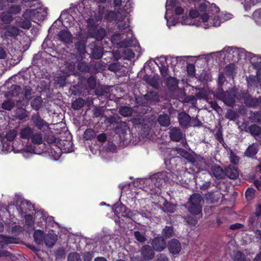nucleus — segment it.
I'll use <instances>...</instances> for the list:
<instances>
[{"label":"nucleus","instance_id":"f257e3e1","mask_svg":"<svg viewBox=\"0 0 261 261\" xmlns=\"http://www.w3.org/2000/svg\"><path fill=\"white\" fill-rule=\"evenodd\" d=\"M194 6L196 9L190 10L189 16L178 15L183 13L182 6L176 0H167L166 4V12L165 18L167 25L170 29L178 23L185 25H195L207 29L212 27H219L221 22L230 19V14L224 15L220 13L219 8L214 4H210L205 0H194Z\"/></svg>","mask_w":261,"mask_h":261},{"label":"nucleus","instance_id":"f03ea898","mask_svg":"<svg viewBox=\"0 0 261 261\" xmlns=\"http://www.w3.org/2000/svg\"><path fill=\"white\" fill-rule=\"evenodd\" d=\"M122 2H126L125 6L123 9H120L117 13L110 11L106 16V19L108 21L115 20L119 30H124L127 33V36L130 39L124 38L123 35L120 37L118 33H115L112 37V41L114 44H117L120 47H128L135 45L137 41L135 39L132 38L133 34L129 28V21L128 15L132 11L131 3L130 0H114L115 6H120Z\"/></svg>","mask_w":261,"mask_h":261},{"label":"nucleus","instance_id":"7ed1b4c3","mask_svg":"<svg viewBox=\"0 0 261 261\" xmlns=\"http://www.w3.org/2000/svg\"><path fill=\"white\" fill-rule=\"evenodd\" d=\"M88 2L87 1H84L83 2L80 3L76 8V10L75 11V14H76V11L79 13V15L75 16L74 17L72 15L68 14L66 12H62L60 15V19L62 21L63 24L66 28L69 27L73 24V21H81L82 20L81 17L84 18L89 25L93 28L96 24V22L94 21L93 18L88 17L89 13H91V16L92 14L91 13L90 8L87 7Z\"/></svg>","mask_w":261,"mask_h":261},{"label":"nucleus","instance_id":"20e7f679","mask_svg":"<svg viewBox=\"0 0 261 261\" xmlns=\"http://www.w3.org/2000/svg\"><path fill=\"white\" fill-rule=\"evenodd\" d=\"M47 15L45 8L40 6L36 9L27 10L23 13L22 17L24 19H29L34 22L43 20Z\"/></svg>","mask_w":261,"mask_h":261},{"label":"nucleus","instance_id":"39448f33","mask_svg":"<svg viewBox=\"0 0 261 261\" xmlns=\"http://www.w3.org/2000/svg\"><path fill=\"white\" fill-rule=\"evenodd\" d=\"M203 199L202 196L198 193L193 194L189 200L188 211L191 214L197 215L201 213Z\"/></svg>","mask_w":261,"mask_h":261},{"label":"nucleus","instance_id":"423d86ee","mask_svg":"<svg viewBox=\"0 0 261 261\" xmlns=\"http://www.w3.org/2000/svg\"><path fill=\"white\" fill-rule=\"evenodd\" d=\"M234 93L235 91L234 90L225 92L220 89L217 90L215 95L227 105L231 106L234 102Z\"/></svg>","mask_w":261,"mask_h":261},{"label":"nucleus","instance_id":"0eeeda50","mask_svg":"<svg viewBox=\"0 0 261 261\" xmlns=\"http://www.w3.org/2000/svg\"><path fill=\"white\" fill-rule=\"evenodd\" d=\"M155 177H150L145 179H140L139 182L141 185H143L141 188L145 189L146 192H150L151 193H156L159 192L153 186L152 181H155Z\"/></svg>","mask_w":261,"mask_h":261},{"label":"nucleus","instance_id":"6e6552de","mask_svg":"<svg viewBox=\"0 0 261 261\" xmlns=\"http://www.w3.org/2000/svg\"><path fill=\"white\" fill-rule=\"evenodd\" d=\"M31 119L34 124L39 130L43 131V130L47 129L49 127L48 124L37 114L33 115Z\"/></svg>","mask_w":261,"mask_h":261},{"label":"nucleus","instance_id":"1a4fd4ad","mask_svg":"<svg viewBox=\"0 0 261 261\" xmlns=\"http://www.w3.org/2000/svg\"><path fill=\"white\" fill-rule=\"evenodd\" d=\"M152 245L154 250L158 251H162L166 246V244L165 240L161 237L155 238L152 242Z\"/></svg>","mask_w":261,"mask_h":261},{"label":"nucleus","instance_id":"9d476101","mask_svg":"<svg viewBox=\"0 0 261 261\" xmlns=\"http://www.w3.org/2000/svg\"><path fill=\"white\" fill-rule=\"evenodd\" d=\"M168 249L171 253L173 254H178L181 250L180 242L177 240H172L169 243Z\"/></svg>","mask_w":261,"mask_h":261},{"label":"nucleus","instance_id":"9b49d317","mask_svg":"<svg viewBox=\"0 0 261 261\" xmlns=\"http://www.w3.org/2000/svg\"><path fill=\"white\" fill-rule=\"evenodd\" d=\"M165 172H161L159 173L158 174L153 175L152 177L155 178V181H152L154 187L157 190L160 189V188L162 186L163 184L165 182V180L164 179L165 176H166Z\"/></svg>","mask_w":261,"mask_h":261},{"label":"nucleus","instance_id":"f8f14e48","mask_svg":"<svg viewBox=\"0 0 261 261\" xmlns=\"http://www.w3.org/2000/svg\"><path fill=\"white\" fill-rule=\"evenodd\" d=\"M113 212L117 215H121L122 216L129 217L130 215L127 213V208L122 204H116L113 207Z\"/></svg>","mask_w":261,"mask_h":261},{"label":"nucleus","instance_id":"ddd939ff","mask_svg":"<svg viewBox=\"0 0 261 261\" xmlns=\"http://www.w3.org/2000/svg\"><path fill=\"white\" fill-rule=\"evenodd\" d=\"M141 253L146 260L152 259L154 255L153 250L148 245L144 246L141 249Z\"/></svg>","mask_w":261,"mask_h":261},{"label":"nucleus","instance_id":"4468645a","mask_svg":"<svg viewBox=\"0 0 261 261\" xmlns=\"http://www.w3.org/2000/svg\"><path fill=\"white\" fill-rule=\"evenodd\" d=\"M31 142L36 145H40L44 141L43 134L38 131L34 130L31 138Z\"/></svg>","mask_w":261,"mask_h":261},{"label":"nucleus","instance_id":"2eb2a0df","mask_svg":"<svg viewBox=\"0 0 261 261\" xmlns=\"http://www.w3.org/2000/svg\"><path fill=\"white\" fill-rule=\"evenodd\" d=\"M178 121L182 126L187 127L189 125L191 117L185 112H181L178 114Z\"/></svg>","mask_w":261,"mask_h":261},{"label":"nucleus","instance_id":"dca6fc26","mask_svg":"<svg viewBox=\"0 0 261 261\" xmlns=\"http://www.w3.org/2000/svg\"><path fill=\"white\" fill-rule=\"evenodd\" d=\"M57 240V235L54 233H49L45 236L44 241L46 246L51 247L55 245Z\"/></svg>","mask_w":261,"mask_h":261},{"label":"nucleus","instance_id":"f3484780","mask_svg":"<svg viewBox=\"0 0 261 261\" xmlns=\"http://www.w3.org/2000/svg\"><path fill=\"white\" fill-rule=\"evenodd\" d=\"M60 39L66 43H69L72 42V37L71 34L66 30H62L58 34Z\"/></svg>","mask_w":261,"mask_h":261},{"label":"nucleus","instance_id":"a211bd4d","mask_svg":"<svg viewBox=\"0 0 261 261\" xmlns=\"http://www.w3.org/2000/svg\"><path fill=\"white\" fill-rule=\"evenodd\" d=\"M225 175H226L229 178L235 179L239 176V172L237 169L233 166H229L225 170Z\"/></svg>","mask_w":261,"mask_h":261},{"label":"nucleus","instance_id":"6ab92c4d","mask_svg":"<svg viewBox=\"0 0 261 261\" xmlns=\"http://www.w3.org/2000/svg\"><path fill=\"white\" fill-rule=\"evenodd\" d=\"M34 130L30 126H27L22 128L20 132V136L21 138L31 139Z\"/></svg>","mask_w":261,"mask_h":261},{"label":"nucleus","instance_id":"aec40b11","mask_svg":"<svg viewBox=\"0 0 261 261\" xmlns=\"http://www.w3.org/2000/svg\"><path fill=\"white\" fill-rule=\"evenodd\" d=\"M16 240L14 238L7 237L0 234V248H4L9 244L15 243Z\"/></svg>","mask_w":261,"mask_h":261},{"label":"nucleus","instance_id":"412c9836","mask_svg":"<svg viewBox=\"0 0 261 261\" xmlns=\"http://www.w3.org/2000/svg\"><path fill=\"white\" fill-rule=\"evenodd\" d=\"M170 137L171 140L178 142L182 138V134L179 129L175 127L170 130Z\"/></svg>","mask_w":261,"mask_h":261},{"label":"nucleus","instance_id":"4be33fe9","mask_svg":"<svg viewBox=\"0 0 261 261\" xmlns=\"http://www.w3.org/2000/svg\"><path fill=\"white\" fill-rule=\"evenodd\" d=\"M233 56L237 55L239 59H246L247 58H252L251 56L253 55L252 54L246 52L244 49H236L234 51H233Z\"/></svg>","mask_w":261,"mask_h":261},{"label":"nucleus","instance_id":"5701e85b","mask_svg":"<svg viewBox=\"0 0 261 261\" xmlns=\"http://www.w3.org/2000/svg\"><path fill=\"white\" fill-rule=\"evenodd\" d=\"M213 175L217 179L223 178L225 176V172L219 166H214L212 169Z\"/></svg>","mask_w":261,"mask_h":261},{"label":"nucleus","instance_id":"b1692460","mask_svg":"<svg viewBox=\"0 0 261 261\" xmlns=\"http://www.w3.org/2000/svg\"><path fill=\"white\" fill-rule=\"evenodd\" d=\"M45 236L42 231L40 230H37L35 231L34 234V238L35 242L38 244H42L44 240Z\"/></svg>","mask_w":261,"mask_h":261},{"label":"nucleus","instance_id":"393cba45","mask_svg":"<svg viewBox=\"0 0 261 261\" xmlns=\"http://www.w3.org/2000/svg\"><path fill=\"white\" fill-rule=\"evenodd\" d=\"M158 122L163 126H168L170 124V121L168 115L161 114L158 118Z\"/></svg>","mask_w":261,"mask_h":261},{"label":"nucleus","instance_id":"a878e982","mask_svg":"<svg viewBox=\"0 0 261 261\" xmlns=\"http://www.w3.org/2000/svg\"><path fill=\"white\" fill-rule=\"evenodd\" d=\"M16 116L20 120H23L29 116V113L23 108H18L16 111Z\"/></svg>","mask_w":261,"mask_h":261},{"label":"nucleus","instance_id":"bb28decb","mask_svg":"<svg viewBox=\"0 0 261 261\" xmlns=\"http://www.w3.org/2000/svg\"><path fill=\"white\" fill-rule=\"evenodd\" d=\"M6 33H8L11 36H17L19 35V30L16 27L13 25H8L6 28Z\"/></svg>","mask_w":261,"mask_h":261},{"label":"nucleus","instance_id":"cd10ccee","mask_svg":"<svg viewBox=\"0 0 261 261\" xmlns=\"http://www.w3.org/2000/svg\"><path fill=\"white\" fill-rule=\"evenodd\" d=\"M62 150L61 148H57L56 149H52L50 152V158L55 161L59 159L61 155Z\"/></svg>","mask_w":261,"mask_h":261},{"label":"nucleus","instance_id":"c85d7f7f","mask_svg":"<svg viewBox=\"0 0 261 261\" xmlns=\"http://www.w3.org/2000/svg\"><path fill=\"white\" fill-rule=\"evenodd\" d=\"M19 27L23 29H29L31 27V20L29 19H21L17 22Z\"/></svg>","mask_w":261,"mask_h":261},{"label":"nucleus","instance_id":"c756f323","mask_svg":"<svg viewBox=\"0 0 261 261\" xmlns=\"http://www.w3.org/2000/svg\"><path fill=\"white\" fill-rule=\"evenodd\" d=\"M257 153V145L252 144L248 147L245 152V154L247 156L251 157L254 156Z\"/></svg>","mask_w":261,"mask_h":261},{"label":"nucleus","instance_id":"7c9ffc66","mask_svg":"<svg viewBox=\"0 0 261 261\" xmlns=\"http://www.w3.org/2000/svg\"><path fill=\"white\" fill-rule=\"evenodd\" d=\"M250 133L254 136L261 134V128L256 124H253L249 127Z\"/></svg>","mask_w":261,"mask_h":261},{"label":"nucleus","instance_id":"2f4dec72","mask_svg":"<svg viewBox=\"0 0 261 261\" xmlns=\"http://www.w3.org/2000/svg\"><path fill=\"white\" fill-rule=\"evenodd\" d=\"M106 35L105 30L103 29L97 30V33H92V37H95L97 40H101Z\"/></svg>","mask_w":261,"mask_h":261},{"label":"nucleus","instance_id":"473e14b6","mask_svg":"<svg viewBox=\"0 0 261 261\" xmlns=\"http://www.w3.org/2000/svg\"><path fill=\"white\" fill-rule=\"evenodd\" d=\"M132 109L128 107H122L119 109L120 114L124 117L130 116L132 114Z\"/></svg>","mask_w":261,"mask_h":261},{"label":"nucleus","instance_id":"72a5a7b5","mask_svg":"<svg viewBox=\"0 0 261 261\" xmlns=\"http://www.w3.org/2000/svg\"><path fill=\"white\" fill-rule=\"evenodd\" d=\"M155 62V64L159 67L163 66V65H167L168 64V57L165 56H161L160 57L156 58Z\"/></svg>","mask_w":261,"mask_h":261},{"label":"nucleus","instance_id":"f704fd0d","mask_svg":"<svg viewBox=\"0 0 261 261\" xmlns=\"http://www.w3.org/2000/svg\"><path fill=\"white\" fill-rule=\"evenodd\" d=\"M84 102L82 98L77 99L73 102L72 107L74 110H79L84 106Z\"/></svg>","mask_w":261,"mask_h":261},{"label":"nucleus","instance_id":"c9c22d12","mask_svg":"<svg viewBox=\"0 0 261 261\" xmlns=\"http://www.w3.org/2000/svg\"><path fill=\"white\" fill-rule=\"evenodd\" d=\"M134 237L137 241L141 243H144L146 240L144 233L138 231H135L134 232Z\"/></svg>","mask_w":261,"mask_h":261},{"label":"nucleus","instance_id":"e433bc0d","mask_svg":"<svg viewBox=\"0 0 261 261\" xmlns=\"http://www.w3.org/2000/svg\"><path fill=\"white\" fill-rule=\"evenodd\" d=\"M42 100L40 97H38L33 99L31 102V106L35 110H38L42 105Z\"/></svg>","mask_w":261,"mask_h":261},{"label":"nucleus","instance_id":"4c0bfd02","mask_svg":"<svg viewBox=\"0 0 261 261\" xmlns=\"http://www.w3.org/2000/svg\"><path fill=\"white\" fill-rule=\"evenodd\" d=\"M95 132L92 129H87L85 130L84 137L86 140H90L92 138H94L95 136Z\"/></svg>","mask_w":261,"mask_h":261},{"label":"nucleus","instance_id":"58836bf2","mask_svg":"<svg viewBox=\"0 0 261 261\" xmlns=\"http://www.w3.org/2000/svg\"><path fill=\"white\" fill-rule=\"evenodd\" d=\"M102 49L101 47H95L92 51V56L96 59H100L102 56Z\"/></svg>","mask_w":261,"mask_h":261},{"label":"nucleus","instance_id":"ea45409f","mask_svg":"<svg viewBox=\"0 0 261 261\" xmlns=\"http://www.w3.org/2000/svg\"><path fill=\"white\" fill-rule=\"evenodd\" d=\"M2 20L5 23H9L13 20L12 16L9 12H4L1 16Z\"/></svg>","mask_w":261,"mask_h":261},{"label":"nucleus","instance_id":"a19ab883","mask_svg":"<svg viewBox=\"0 0 261 261\" xmlns=\"http://www.w3.org/2000/svg\"><path fill=\"white\" fill-rule=\"evenodd\" d=\"M68 261H81V256L76 252L71 253L68 256Z\"/></svg>","mask_w":261,"mask_h":261},{"label":"nucleus","instance_id":"79ce46f5","mask_svg":"<svg viewBox=\"0 0 261 261\" xmlns=\"http://www.w3.org/2000/svg\"><path fill=\"white\" fill-rule=\"evenodd\" d=\"M15 103L12 100H8L2 103L3 109L6 110H10L14 107Z\"/></svg>","mask_w":261,"mask_h":261},{"label":"nucleus","instance_id":"37998d69","mask_svg":"<svg viewBox=\"0 0 261 261\" xmlns=\"http://www.w3.org/2000/svg\"><path fill=\"white\" fill-rule=\"evenodd\" d=\"M17 135V132L15 129H11L9 130L6 136V139L9 141H13Z\"/></svg>","mask_w":261,"mask_h":261},{"label":"nucleus","instance_id":"c03bdc74","mask_svg":"<svg viewBox=\"0 0 261 261\" xmlns=\"http://www.w3.org/2000/svg\"><path fill=\"white\" fill-rule=\"evenodd\" d=\"M163 236L166 237H171L173 234V230L172 227L166 226L163 231Z\"/></svg>","mask_w":261,"mask_h":261},{"label":"nucleus","instance_id":"a18cd8bd","mask_svg":"<svg viewBox=\"0 0 261 261\" xmlns=\"http://www.w3.org/2000/svg\"><path fill=\"white\" fill-rule=\"evenodd\" d=\"M20 91V88L19 86L17 85H12L10 88V91L11 95L13 96H16L18 95Z\"/></svg>","mask_w":261,"mask_h":261},{"label":"nucleus","instance_id":"49530a36","mask_svg":"<svg viewBox=\"0 0 261 261\" xmlns=\"http://www.w3.org/2000/svg\"><path fill=\"white\" fill-rule=\"evenodd\" d=\"M23 151L25 152H30L34 154H39V153L36 150L35 147L32 144L26 146L25 148L23 149Z\"/></svg>","mask_w":261,"mask_h":261},{"label":"nucleus","instance_id":"de8ad7c7","mask_svg":"<svg viewBox=\"0 0 261 261\" xmlns=\"http://www.w3.org/2000/svg\"><path fill=\"white\" fill-rule=\"evenodd\" d=\"M215 197L216 195L214 194V193L212 192L208 193L205 195L206 201L209 203H213L216 201V199H215Z\"/></svg>","mask_w":261,"mask_h":261},{"label":"nucleus","instance_id":"09e8293b","mask_svg":"<svg viewBox=\"0 0 261 261\" xmlns=\"http://www.w3.org/2000/svg\"><path fill=\"white\" fill-rule=\"evenodd\" d=\"M20 203H21V204H20L19 209L22 212H23L24 211L25 213L27 212V211H25V206H29L30 208L32 207L31 203H30L27 200H22V201H21Z\"/></svg>","mask_w":261,"mask_h":261},{"label":"nucleus","instance_id":"8fccbe9b","mask_svg":"<svg viewBox=\"0 0 261 261\" xmlns=\"http://www.w3.org/2000/svg\"><path fill=\"white\" fill-rule=\"evenodd\" d=\"M124 54L127 59H132L135 57V54L129 48L125 49L124 51Z\"/></svg>","mask_w":261,"mask_h":261},{"label":"nucleus","instance_id":"3c124183","mask_svg":"<svg viewBox=\"0 0 261 261\" xmlns=\"http://www.w3.org/2000/svg\"><path fill=\"white\" fill-rule=\"evenodd\" d=\"M235 68L236 66L234 64H230L226 66L225 71L228 74L232 75Z\"/></svg>","mask_w":261,"mask_h":261},{"label":"nucleus","instance_id":"603ef678","mask_svg":"<svg viewBox=\"0 0 261 261\" xmlns=\"http://www.w3.org/2000/svg\"><path fill=\"white\" fill-rule=\"evenodd\" d=\"M166 211L168 213H173L175 211V206L169 203H166L165 205Z\"/></svg>","mask_w":261,"mask_h":261},{"label":"nucleus","instance_id":"864d4df0","mask_svg":"<svg viewBox=\"0 0 261 261\" xmlns=\"http://www.w3.org/2000/svg\"><path fill=\"white\" fill-rule=\"evenodd\" d=\"M22 3L24 4L27 7H30L31 8L32 7L35 6L37 3L35 0H22Z\"/></svg>","mask_w":261,"mask_h":261},{"label":"nucleus","instance_id":"5fc2aeb1","mask_svg":"<svg viewBox=\"0 0 261 261\" xmlns=\"http://www.w3.org/2000/svg\"><path fill=\"white\" fill-rule=\"evenodd\" d=\"M167 84L171 87H174L177 85V81L174 77H169L167 79Z\"/></svg>","mask_w":261,"mask_h":261},{"label":"nucleus","instance_id":"6e6d98bb","mask_svg":"<svg viewBox=\"0 0 261 261\" xmlns=\"http://www.w3.org/2000/svg\"><path fill=\"white\" fill-rule=\"evenodd\" d=\"M44 140H46V141L49 144L55 143L56 142V138L51 135H48L46 137H44Z\"/></svg>","mask_w":261,"mask_h":261},{"label":"nucleus","instance_id":"4d7b16f0","mask_svg":"<svg viewBox=\"0 0 261 261\" xmlns=\"http://www.w3.org/2000/svg\"><path fill=\"white\" fill-rule=\"evenodd\" d=\"M77 68L81 71H85L88 69V66L85 62L79 63L77 65Z\"/></svg>","mask_w":261,"mask_h":261},{"label":"nucleus","instance_id":"13d9d810","mask_svg":"<svg viewBox=\"0 0 261 261\" xmlns=\"http://www.w3.org/2000/svg\"><path fill=\"white\" fill-rule=\"evenodd\" d=\"M187 72L190 75H193L195 73V66L193 64H189L187 67Z\"/></svg>","mask_w":261,"mask_h":261},{"label":"nucleus","instance_id":"bf43d9fd","mask_svg":"<svg viewBox=\"0 0 261 261\" xmlns=\"http://www.w3.org/2000/svg\"><path fill=\"white\" fill-rule=\"evenodd\" d=\"M160 70L161 74L163 76H166L168 74V68L167 65H163V66H161L159 67Z\"/></svg>","mask_w":261,"mask_h":261},{"label":"nucleus","instance_id":"052dcab7","mask_svg":"<svg viewBox=\"0 0 261 261\" xmlns=\"http://www.w3.org/2000/svg\"><path fill=\"white\" fill-rule=\"evenodd\" d=\"M178 58L179 57H168V62H170V64H171L172 66H175L177 64Z\"/></svg>","mask_w":261,"mask_h":261},{"label":"nucleus","instance_id":"680f3d73","mask_svg":"<svg viewBox=\"0 0 261 261\" xmlns=\"http://www.w3.org/2000/svg\"><path fill=\"white\" fill-rule=\"evenodd\" d=\"M21 11L20 7L19 6H13L10 9V13L17 14Z\"/></svg>","mask_w":261,"mask_h":261},{"label":"nucleus","instance_id":"e2e57ef3","mask_svg":"<svg viewBox=\"0 0 261 261\" xmlns=\"http://www.w3.org/2000/svg\"><path fill=\"white\" fill-rule=\"evenodd\" d=\"M11 227V232L14 234L17 233L22 230V228L20 226L16 225L15 224L14 225L13 224Z\"/></svg>","mask_w":261,"mask_h":261},{"label":"nucleus","instance_id":"0e129e2a","mask_svg":"<svg viewBox=\"0 0 261 261\" xmlns=\"http://www.w3.org/2000/svg\"><path fill=\"white\" fill-rule=\"evenodd\" d=\"M200 124L199 120L197 118H195L190 120L189 125L193 126H199Z\"/></svg>","mask_w":261,"mask_h":261},{"label":"nucleus","instance_id":"69168bd1","mask_svg":"<svg viewBox=\"0 0 261 261\" xmlns=\"http://www.w3.org/2000/svg\"><path fill=\"white\" fill-rule=\"evenodd\" d=\"M93 257V255L90 252H86L84 254L83 258L84 261H91Z\"/></svg>","mask_w":261,"mask_h":261},{"label":"nucleus","instance_id":"338daca9","mask_svg":"<svg viewBox=\"0 0 261 261\" xmlns=\"http://www.w3.org/2000/svg\"><path fill=\"white\" fill-rule=\"evenodd\" d=\"M234 261H245L244 254L241 253H238L236 256Z\"/></svg>","mask_w":261,"mask_h":261},{"label":"nucleus","instance_id":"774afa93","mask_svg":"<svg viewBox=\"0 0 261 261\" xmlns=\"http://www.w3.org/2000/svg\"><path fill=\"white\" fill-rule=\"evenodd\" d=\"M25 220L27 224L30 225L34 222V219L32 216L30 215H27L25 217Z\"/></svg>","mask_w":261,"mask_h":261}]
</instances>
